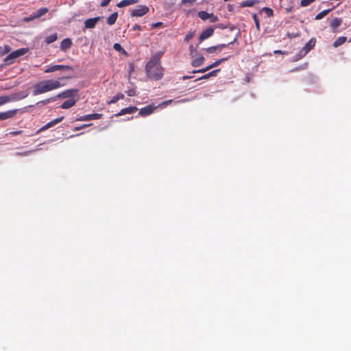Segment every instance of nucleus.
<instances>
[{"label":"nucleus","mask_w":351,"mask_h":351,"mask_svg":"<svg viewBox=\"0 0 351 351\" xmlns=\"http://www.w3.org/2000/svg\"><path fill=\"white\" fill-rule=\"evenodd\" d=\"M63 79H64V77H61L59 80H43L35 84L33 86V95H41L62 87V84L60 83V80Z\"/></svg>","instance_id":"1"},{"label":"nucleus","mask_w":351,"mask_h":351,"mask_svg":"<svg viewBox=\"0 0 351 351\" xmlns=\"http://www.w3.org/2000/svg\"><path fill=\"white\" fill-rule=\"evenodd\" d=\"M160 56H154L147 63L145 71L148 77L156 80L162 77L163 69L160 64Z\"/></svg>","instance_id":"2"},{"label":"nucleus","mask_w":351,"mask_h":351,"mask_svg":"<svg viewBox=\"0 0 351 351\" xmlns=\"http://www.w3.org/2000/svg\"><path fill=\"white\" fill-rule=\"evenodd\" d=\"M29 51L28 48H21L16 51L10 53L5 59L4 62L7 64H10L13 63V60L21 56H23Z\"/></svg>","instance_id":"3"},{"label":"nucleus","mask_w":351,"mask_h":351,"mask_svg":"<svg viewBox=\"0 0 351 351\" xmlns=\"http://www.w3.org/2000/svg\"><path fill=\"white\" fill-rule=\"evenodd\" d=\"M149 11V8L147 5H140L136 8L131 10L130 15L132 16L141 17L147 14Z\"/></svg>","instance_id":"4"},{"label":"nucleus","mask_w":351,"mask_h":351,"mask_svg":"<svg viewBox=\"0 0 351 351\" xmlns=\"http://www.w3.org/2000/svg\"><path fill=\"white\" fill-rule=\"evenodd\" d=\"M315 43L316 39L315 38L310 39V40H308L304 47L300 51L298 54L299 57L302 58L306 56L311 49L314 48Z\"/></svg>","instance_id":"5"},{"label":"nucleus","mask_w":351,"mask_h":351,"mask_svg":"<svg viewBox=\"0 0 351 351\" xmlns=\"http://www.w3.org/2000/svg\"><path fill=\"white\" fill-rule=\"evenodd\" d=\"M69 70L72 71L73 69L69 65H60V64H56V65H51L49 66L45 70V73H52L58 70Z\"/></svg>","instance_id":"6"},{"label":"nucleus","mask_w":351,"mask_h":351,"mask_svg":"<svg viewBox=\"0 0 351 351\" xmlns=\"http://www.w3.org/2000/svg\"><path fill=\"white\" fill-rule=\"evenodd\" d=\"M102 114L99 113H93L90 114H86L84 116H81L76 119L77 121H87L94 119H99L102 117Z\"/></svg>","instance_id":"7"},{"label":"nucleus","mask_w":351,"mask_h":351,"mask_svg":"<svg viewBox=\"0 0 351 351\" xmlns=\"http://www.w3.org/2000/svg\"><path fill=\"white\" fill-rule=\"evenodd\" d=\"M18 112L17 109L0 112V120L3 121L14 117Z\"/></svg>","instance_id":"8"},{"label":"nucleus","mask_w":351,"mask_h":351,"mask_svg":"<svg viewBox=\"0 0 351 351\" xmlns=\"http://www.w3.org/2000/svg\"><path fill=\"white\" fill-rule=\"evenodd\" d=\"M214 30L215 29L213 27H208L206 29H204L199 36V42L202 43L205 39H207L209 37H210L213 34Z\"/></svg>","instance_id":"9"},{"label":"nucleus","mask_w":351,"mask_h":351,"mask_svg":"<svg viewBox=\"0 0 351 351\" xmlns=\"http://www.w3.org/2000/svg\"><path fill=\"white\" fill-rule=\"evenodd\" d=\"M63 119H64V117H60L57 119H55L49 121L45 125H43L38 132H39L45 131V130L56 125V124L60 123Z\"/></svg>","instance_id":"10"},{"label":"nucleus","mask_w":351,"mask_h":351,"mask_svg":"<svg viewBox=\"0 0 351 351\" xmlns=\"http://www.w3.org/2000/svg\"><path fill=\"white\" fill-rule=\"evenodd\" d=\"M77 89H69V90H64V91L59 93L58 95L55 96V97H56V99L58 97V98H68V97L74 96L75 95L77 94Z\"/></svg>","instance_id":"11"},{"label":"nucleus","mask_w":351,"mask_h":351,"mask_svg":"<svg viewBox=\"0 0 351 351\" xmlns=\"http://www.w3.org/2000/svg\"><path fill=\"white\" fill-rule=\"evenodd\" d=\"M99 19V16L88 19L84 21V27L87 29L94 28Z\"/></svg>","instance_id":"12"},{"label":"nucleus","mask_w":351,"mask_h":351,"mask_svg":"<svg viewBox=\"0 0 351 351\" xmlns=\"http://www.w3.org/2000/svg\"><path fill=\"white\" fill-rule=\"evenodd\" d=\"M154 109L155 107L152 106V105H148L141 108L138 114L141 117H146L152 114L154 111Z\"/></svg>","instance_id":"13"},{"label":"nucleus","mask_w":351,"mask_h":351,"mask_svg":"<svg viewBox=\"0 0 351 351\" xmlns=\"http://www.w3.org/2000/svg\"><path fill=\"white\" fill-rule=\"evenodd\" d=\"M138 110V108L135 106H130L125 108H123L119 113L116 114V116H121L125 114H132L136 112Z\"/></svg>","instance_id":"14"},{"label":"nucleus","mask_w":351,"mask_h":351,"mask_svg":"<svg viewBox=\"0 0 351 351\" xmlns=\"http://www.w3.org/2000/svg\"><path fill=\"white\" fill-rule=\"evenodd\" d=\"M72 42L70 38H64L62 40L60 43V49L62 51H66L71 47Z\"/></svg>","instance_id":"15"},{"label":"nucleus","mask_w":351,"mask_h":351,"mask_svg":"<svg viewBox=\"0 0 351 351\" xmlns=\"http://www.w3.org/2000/svg\"><path fill=\"white\" fill-rule=\"evenodd\" d=\"M342 20L339 18H335L330 23V27L332 29V31L335 32L337 29L341 25Z\"/></svg>","instance_id":"16"},{"label":"nucleus","mask_w":351,"mask_h":351,"mask_svg":"<svg viewBox=\"0 0 351 351\" xmlns=\"http://www.w3.org/2000/svg\"><path fill=\"white\" fill-rule=\"evenodd\" d=\"M76 103V100L74 99H70L63 102L60 108L62 109H68L73 106Z\"/></svg>","instance_id":"17"},{"label":"nucleus","mask_w":351,"mask_h":351,"mask_svg":"<svg viewBox=\"0 0 351 351\" xmlns=\"http://www.w3.org/2000/svg\"><path fill=\"white\" fill-rule=\"evenodd\" d=\"M138 2V0H122L117 3V6L119 8H123L130 5L135 4Z\"/></svg>","instance_id":"18"},{"label":"nucleus","mask_w":351,"mask_h":351,"mask_svg":"<svg viewBox=\"0 0 351 351\" xmlns=\"http://www.w3.org/2000/svg\"><path fill=\"white\" fill-rule=\"evenodd\" d=\"M204 60L205 59L202 56H199V57H197V58L194 59L192 61L191 64L194 67L199 66L203 64V63L204 62Z\"/></svg>","instance_id":"19"},{"label":"nucleus","mask_w":351,"mask_h":351,"mask_svg":"<svg viewBox=\"0 0 351 351\" xmlns=\"http://www.w3.org/2000/svg\"><path fill=\"white\" fill-rule=\"evenodd\" d=\"M117 17H118V13L117 12L112 13L107 19V23L109 25H114L117 19Z\"/></svg>","instance_id":"20"},{"label":"nucleus","mask_w":351,"mask_h":351,"mask_svg":"<svg viewBox=\"0 0 351 351\" xmlns=\"http://www.w3.org/2000/svg\"><path fill=\"white\" fill-rule=\"evenodd\" d=\"M347 40V38L346 36H340L332 44L334 47H338L345 43Z\"/></svg>","instance_id":"21"},{"label":"nucleus","mask_w":351,"mask_h":351,"mask_svg":"<svg viewBox=\"0 0 351 351\" xmlns=\"http://www.w3.org/2000/svg\"><path fill=\"white\" fill-rule=\"evenodd\" d=\"M257 2H258V1H255V0L244 1H242V2L240 3V7L241 8L252 7Z\"/></svg>","instance_id":"22"},{"label":"nucleus","mask_w":351,"mask_h":351,"mask_svg":"<svg viewBox=\"0 0 351 351\" xmlns=\"http://www.w3.org/2000/svg\"><path fill=\"white\" fill-rule=\"evenodd\" d=\"M48 12V9L47 8H41L36 10L34 13L33 18H39L43 15H45Z\"/></svg>","instance_id":"23"},{"label":"nucleus","mask_w":351,"mask_h":351,"mask_svg":"<svg viewBox=\"0 0 351 351\" xmlns=\"http://www.w3.org/2000/svg\"><path fill=\"white\" fill-rule=\"evenodd\" d=\"M220 71V69H215L214 71H212L206 74H205L204 75L202 76L201 77H199L198 80H203V79H208L210 77H213V76H216L217 74Z\"/></svg>","instance_id":"24"},{"label":"nucleus","mask_w":351,"mask_h":351,"mask_svg":"<svg viewBox=\"0 0 351 351\" xmlns=\"http://www.w3.org/2000/svg\"><path fill=\"white\" fill-rule=\"evenodd\" d=\"M124 98V95L122 93H119L114 95L110 101H108V104H114L118 101L119 99H122Z\"/></svg>","instance_id":"25"},{"label":"nucleus","mask_w":351,"mask_h":351,"mask_svg":"<svg viewBox=\"0 0 351 351\" xmlns=\"http://www.w3.org/2000/svg\"><path fill=\"white\" fill-rule=\"evenodd\" d=\"M198 16L203 21H206L208 19L210 16V14L208 13L206 11H199L198 12Z\"/></svg>","instance_id":"26"},{"label":"nucleus","mask_w":351,"mask_h":351,"mask_svg":"<svg viewBox=\"0 0 351 351\" xmlns=\"http://www.w3.org/2000/svg\"><path fill=\"white\" fill-rule=\"evenodd\" d=\"M57 38H58L57 34H53L51 35L48 36L45 38V43L47 44L52 43L55 42L57 40Z\"/></svg>","instance_id":"27"},{"label":"nucleus","mask_w":351,"mask_h":351,"mask_svg":"<svg viewBox=\"0 0 351 351\" xmlns=\"http://www.w3.org/2000/svg\"><path fill=\"white\" fill-rule=\"evenodd\" d=\"M330 12V9L323 10V11H322L321 12L318 13V14L315 16V20H320V19H322V18H324L325 16H326V15H327Z\"/></svg>","instance_id":"28"},{"label":"nucleus","mask_w":351,"mask_h":351,"mask_svg":"<svg viewBox=\"0 0 351 351\" xmlns=\"http://www.w3.org/2000/svg\"><path fill=\"white\" fill-rule=\"evenodd\" d=\"M261 12H265L267 17H271L274 15L273 10L269 8H267V7H265V8H262Z\"/></svg>","instance_id":"29"},{"label":"nucleus","mask_w":351,"mask_h":351,"mask_svg":"<svg viewBox=\"0 0 351 351\" xmlns=\"http://www.w3.org/2000/svg\"><path fill=\"white\" fill-rule=\"evenodd\" d=\"M228 59V58H221L219 60H216L215 62H213V64H210L209 66H210V69L215 67V66H217L218 65H219L221 62L227 60Z\"/></svg>","instance_id":"30"},{"label":"nucleus","mask_w":351,"mask_h":351,"mask_svg":"<svg viewBox=\"0 0 351 351\" xmlns=\"http://www.w3.org/2000/svg\"><path fill=\"white\" fill-rule=\"evenodd\" d=\"M11 101V99L9 96L5 95L0 97V106H3Z\"/></svg>","instance_id":"31"},{"label":"nucleus","mask_w":351,"mask_h":351,"mask_svg":"<svg viewBox=\"0 0 351 351\" xmlns=\"http://www.w3.org/2000/svg\"><path fill=\"white\" fill-rule=\"evenodd\" d=\"M113 48L114 49V50H116L119 52H121L124 54L126 53L125 50L124 49H123V47H121V45L119 43H114L113 45Z\"/></svg>","instance_id":"32"},{"label":"nucleus","mask_w":351,"mask_h":351,"mask_svg":"<svg viewBox=\"0 0 351 351\" xmlns=\"http://www.w3.org/2000/svg\"><path fill=\"white\" fill-rule=\"evenodd\" d=\"M195 36V32H189L186 34L185 36V38L184 39V42H189Z\"/></svg>","instance_id":"33"},{"label":"nucleus","mask_w":351,"mask_h":351,"mask_svg":"<svg viewBox=\"0 0 351 351\" xmlns=\"http://www.w3.org/2000/svg\"><path fill=\"white\" fill-rule=\"evenodd\" d=\"M252 19L255 23V25H256V27L258 30H260V21H259V19L257 16V14H252Z\"/></svg>","instance_id":"34"},{"label":"nucleus","mask_w":351,"mask_h":351,"mask_svg":"<svg viewBox=\"0 0 351 351\" xmlns=\"http://www.w3.org/2000/svg\"><path fill=\"white\" fill-rule=\"evenodd\" d=\"M315 0H301L300 5L302 7H306L313 3Z\"/></svg>","instance_id":"35"},{"label":"nucleus","mask_w":351,"mask_h":351,"mask_svg":"<svg viewBox=\"0 0 351 351\" xmlns=\"http://www.w3.org/2000/svg\"><path fill=\"white\" fill-rule=\"evenodd\" d=\"M217 49H219V47L217 45L204 49V50L206 51L209 53H213Z\"/></svg>","instance_id":"36"},{"label":"nucleus","mask_w":351,"mask_h":351,"mask_svg":"<svg viewBox=\"0 0 351 351\" xmlns=\"http://www.w3.org/2000/svg\"><path fill=\"white\" fill-rule=\"evenodd\" d=\"M55 100H56V97H53L48 98L45 100H42V101H39L38 104H42L43 105H45V104L52 102Z\"/></svg>","instance_id":"37"},{"label":"nucleus","mask_w":351,"mask_h":351,"mask_svg":"<svg viewBox=\"0 0 351 351\" xmlns=\"http://www.w3.org/2000/svg\"><path fill=\"white\" fill-rule=\"evenodd\" d=\"M210 69V66H207L205 68H203V69H198V70H195V71H193L192 73H205L206 71H208Z\"/></svg>","instance_id":"38"},{"label":"nucleus","mask_w":351,"mask_h":351,"mask_svg":"<svg viewBox=\"0 0 351 351\" xmlns=\"http://www.w3.org/2000/svg\"><path fill=\"white\" fill-rule=\"evenodd\" d=\"M126 93L129 97L134 96L136 95V90L134 88L130 89L126 91Z\"/></svg>","instance_id":"39"},{"label":"nucleus","mask_w":351,"mask_h":351,"mask_svg":"<svg viewBox=\"0 0 351 351\" xmlns=\"http://www.w3.org/2000/svg\"><path fill=\"white\" fill-rule=\"evenodd\" d=\"M209 19L211 23H215L219 20L218 17L214 15L213 13H210V16Z\"/></svg>","instance_id":"40"},{"label":"nucleus","mask_w":351,"mask_h":351,"mask_svg":"<svg viewBox=\"0 0 351 351\" xmlns=\"http://www.w3.org/2000/svg\"><path fill=\"white\" fill-rule=\"evenodd\" d=\"M32 152H33V151H26L24 152H18V153H16V155L21 156H28L29 154H31Z\"/></svg>","instance_id":"41"},{"label":"nucleus","mask_w":351,"mask_h":351,"mask_svg":"<svg viewBox=\"0 0 351 351\" xmlns=\"http://www.w3.org/2000/svg\"><path fill=\"white\" fill-rule=\"evenodd\" d=\"M110 1L111 0H101L100 5L101 7H106L107 5H108Z\"/></svg>","instance_id":"42"},{"label":"nucleus","mask_w":351,"mask_h":351,"mask_svg":"<svg viewBox=\"0 0 351 351\" xmlns=\"http://www.w3.org/2000/svg\"><path fill=\"white\" fill-rule=\"evenodd\" d=\"M162 25V22H157V23H152V28H157V27H161Z\"/></svg>","instance_id":"43"},{"label":"nucleus","mask_w":351,"mask_h":351,"mask_svg":"<svg viewBox=\"0 0 351 351\" xmlns=\"http://www.w3.org/2000/svg\"><path fill=\"white\" fill-rule=\"evenodd\" d=\"M132 29L133 30H138V31H141L142 30V27L141 25H139L138 24H135L133 27H132Z\"/></svg>","instance_id":"44"},{"label":"nucleus","mask_w":351,"mask_h":351,"mask_svg":"<svg viewBox=\"0 0 351 351\" xmlns=\"http://www.w3.org/2000/svg\"><path fill=\"white\" fill-rule=\"evenodd\" d=\"M232 43H233V42H231V43H230L228 44H220V45H219L217 46L219 47V49L220 50V49H221L223 48H225V47H228L229 45H230Z\"/></svg>","instance_id":"45"},{"label":"nucleus","mask_w":351,"mask_h":351,"mask_svg":"<svg viewBox=\"0 0 351 351\" xmlns=\"http://www.w3.org/2000/svg\"><path fill=\"white\" fill-rule=\"evenodd\" d=\"M27 95H28V93H27L25 92L20 93H19V99H24L26 97H27Z\"/></svg>","instance_id":"46"},{"label":"nucleus","mask_w":351,"mask_h":351,"mask_svg":"<svg viewBox=\"0 0 351 351\" xmlns=\"http://www.w3.org/2000/svg\"><path fill=\"white\" fill-rule=\"evenodd\" d=\"M196 0H182V3L186 4V3H193L195 2Z\"/></svg>","instance_id":"47"},{"label":"nucleus","mask_w":351,"mask_h":351,"mask_svg":"<svg viewBox=\"0 0 351 351\" xmlns=\"http://www.w3.org/2000/svg\"><path fill=\"white\" fill-rule=\"evenodd\" d=\"M22 133V131L21 130H18V131H13V132H10V134L12 135V136H16V135H19L20 134Z\"/></svg>","instance_id":"48"},{"label":"nucleus","mask_w":351,"mask_h":351,"mask_svg":"<svg viewBox=\"0 0 351 351\" xmlns=\"http://www.w3.org/2000/svg\"><path fill=\"white\" fill-rule=\"evenodd\" d=\"M172 101H173V100H172V99L167 100V101H164V102L162 104V105H163V106H167V105H168V104H171V103H172Z\"/></svg>","instance_id":"49"},{"label":"nucleus","mask_w":351,"mask_h":351,"mask_svg":"<svg viewBox=\"0 0 351 351\" xmlns=\"http://www.w3.org/2000/svg\"><path fill=\"white\" fill-rule=\"evenodd\" d=\"M88 125H87V124H84V125H82V126H81V127H77V128H75V130H80V129H82V128H85V127L88 126Z\"/></svg>","instance_id":"50"},{"label":"nucleus","mask_w":351,"mask_h":351,"mask_svg":"<svg viewBox=\"0 0 351 351\" xmlns=\"http://www.w3.org/2000/svg\"><path fill=\"white\" fill-rule=\"evenodd\" d=\"M190 78H192V77H191V76H184V77H183V79H184V80H186V79H190Z\"/></svg>","instance_id":"51"},{"label":"nucleus","mask_w":351,"mask_h":351,"mask_svg":"<svg viewBox=\"0 0 351 351\" xmlns=\"http://www.w3.org/2000/svg\"><path fill=\"white\" fill-rule=\"evenodd\" d=\"M275 53H281L282 52H281V51L278 50V51H276Z\"/></svg>","instance_id":"52"},{"label":"nucleus","mask_w":351,"mask_h":351,"mask_svg":"<svg viewBox=\"0 0 351 351\" xmlns=\"http://www.w3.org/2000/svg\"><path fill=\"white\" fill-rule=\"evenodd\" d=\"M349 42H351V38H350V40H348Z\"/></svg>","instance_id":"53"}]
</instances>
